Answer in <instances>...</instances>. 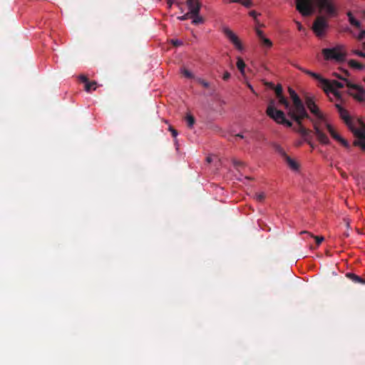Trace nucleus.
<instances>
[{"instance_id": "obj_1", "label": "nucleus", "mask_w": 365, "mask_h": 365, "mask_svg": "<svg viewBox=\"0 0 365 365\" xmlns=\"http://www.w3.org/2000/svg\"><path fill=\"white\" fill-rule=\"evenodd\" d=\"M293 106L289 105L288 115L294 120L297 123H299L300 119L307 118L313 124L314 133L317 138V140L322 144L328 145L330 140L328 136L319 128L317 122H314L308 113L307 112L304 105L299 97L294 98L292 100Z\"/></svg>"}, {"instance_id": "obj_37", "label": "nucleus", "mask_w": 365, "mask_h": 365, "mask_svg": "<svg viewBox=\"0 0 365 365\" xmlns=\"http://www.w3.org/2000/svg\"><path fill=\"white\" fill-rule=\"evenodd\" d=\"M333 76L344 81L346 83V85L347 86V81H349V80L346 77H344V76H341L337 73H334Z\"/></svg>"}, {"instance_id": "obj_16", "label": "nucleus", "mask_w": 365, "mask_h": 365, "mask_svg": "<svg viewBox=\"0 0 365 365\" xmlns=\"http://www.w3.org/2000/svg\"><path fill=\"white\" fill-rule=\"evenodd\" d=\"M196 81L198 83L202 85L204 88H207L209 90V96H214L216 91L215 87L212 86L210 84L209 82L206 81L204 79H202L200 78H196Z\"/></svg>"}, {"instance_id": "obj_21", "label": "nucleus", "mask_w": 365, "mask_h": 365, "mask_svg": "<svg viewBox=\"0 0 365 365\" xmlns=\"http://www.w3.org/2000/svg\"><path fill=\"white\" fill-rule=\"evenodd\" d=\"M348 64L351 68L356 69V70H362L365 67L363 64L359 63L358 61H356V60H354V59L349 60L348 61Z\"/></svg>"}, {"instance_id": "obj_22", "label": "nucleus", "mask_w": 365, "mask_h": 365, "mask_svg": "<svg viewBox=\"0 0 365 365\" xmlns=\"http://www.w3.org/2000/svg\"><path fill=\"white\" fill-rule=\"evenodd\" d=\"M358 122L359 125H361L360 128H354L352 133L354 134L355 136H358L359 133H362L363 135L365 136V123H364L361 120H358Z\"/></svg>"}, {"instance_id": "obj_27", "label": "nucleus", "mask_w": 365, "mask_h": 365, "mask_svg": "<svg viewBox=\"0 0 365 365\" xmlns=\"http://www.w3.org/2000/svg\"><path fill=\"white\" fill-rule=\"evenodd\" d=\"M279 100V103L284 106L285 108H289V103L288 100L282 95L279 97H277Z\"/></svg>"}, {"instance_id": "obj_47", "label": "nucleus", "mask_w": 365, "mask_h": 365, "mask_svg": "<svg viewBox=\"0 0 365 365\" xmlns=\"http://www.w3.org/2000/svg\"><path fill=\"white\" fill-rule=\"evenodd\" d=\"M296 24L297 25V29H298L299 31H304V27H303V26L302 25L301 23H299V21H297Z\"/></svg>"}, {"instance_id": "obj_7", "label": "nucleus", "mask_w": 365, "mask_h": 365, "mask_svg": "<svg viewBox=\"0 0 365 365\" xmlns=\"http://www.w3.org/2000/svg\"><path fill=\"white\" fill-rule=\"evenodd\" d=\"M267 115L279 124L285 125L289 128L292 126V123L286 119L285 114L280 110L275 109L272 111L271 109H269Z\"/></svg>"}, {"instance_id": "obj_11", "label": "nucleus", "mask_w": 365, "mask_h": 365, "mask_svg": "<svg viewBox=\"0 0 365 365\" xmlns=\"http://www.w3.org/2000/svg\"><path fill=\"white\" fill-rule=\"evenodd\" d=\"M322 124H324L328 132L329 133V134L331 135V136L336 140H337L338 142L341 143L345 148H350V145H349V143H348L347 140H346L345 139H344L343 138H341L334 130V128L329 124L327 122V120H325V122H322L321 123V125Z\"/></svg>"}, {"instance_id": "obj_46", "label": "nucleus", "mask_w": 365, "mask_h": 365, "mask_svg": "<svg viewBox=\"0 0 365 365\" xmlns=\"http://www.w3.org/2000/svg\"><path fill=\"white\" fill-rule=\"evenodd\" d=\"M79 79H80L82 82L85 83V84L88 81V78H87L86 76H83V75L80 76H79Z\"/></svg>"}, {"instance_id": "obj_10", "label": "nucleus", "mask_w": 365, "mask_h": 365, "mask_svg": "<svg viewBox=\"0 0 365 365\" xmlns=\"http://www.w3.org/2000/svg\"><path fill=\"white\" fill-rule=\"evenodd\" d=\"M223 33L237 49L239 51L243 50V46L240 40L239 39L238 36L235 33H233L232 31L228 28H224Z\"/></svg>"}, {"instance_id": "obj_2", "label": "nucleus", "mask_w": 365, "mask_h": 365, "mask_svg": "<svg viewBox=\"0 0 365 365\" xmlns=\"http://www.w3.org/2000/svg\"><path fill=\"white\" fill-rule=\"evenodd\" d=\"M313 1L320 11L328 16L332 17L337 15V9L333 0H296V9L302 16H310L314 11Z\"/></svg>"}, {"instance_id": "obj_40", "label": "nucleus", "mask_w": 365, "mask_h": 365, "mask_svg": "<svg viewBox=\"0 0 365 365\" xmlns=\"http://www.w3.org/2000/svg\"><path fill=\"white\" fill-rule=\"evenodd\" d=\"M171 42H172L173 45L175 46H180L182 45V41L178 40V39H173L171 41Z\"/></svg>"}, {"instance_id": "obj_50", "label": "nucleus", "mask_w": 365, "mask_h": 365, "mask_svg": "<svg viewBox=\"0 0 365 365\" xmlns=\"http://www.w3.org/2000/svg\"><path fill=\"white\" fill-rule=\"evenodd\" d=\"M230 2H237V3H241L242 0H230Z\"/></svg>"}, {"instance_id": "obj_30", "label": "nucleus", "mask_w": 365, "mask_h": 365, "mask_svg": "<svg viewBox=\"0 0 365 365\" xmlns=\"http://www.w3.org/2000/svg\"><path fill=\"white\" fill-rule=\"evenodd\" d=\"M181 73H182V75L185 77H186L187 78H194V75L190 71L186 69L185 68H183L181 69Z\"/></svg>"}, {"instance_id": "obj_38", "label": "nucleus", "mask_w": 365, "mask_h": 365, "mask_svg": "<svg viewBox=\"0 0 365 365\" xmlns=\"http://www.w3.org/2000/svg\"><path fill=\"white\" fill-rule=\"evenodd\" d=\"M256 34H257V37L259 38V41H260L261 39H262L264 37H265V36H264L263 31H261V30H260V29H256Z\"/></svg>"}, {"instance_id": "obj_25", "label": "nucleus", "mask_w": 365, "mask_h": 365, "mask_svg": "<svg viewBox=\"0 0 365 365\" xmlns=\"http://www.w3.org/2000/svg\"><path fill=\"white\" fill-rule=\"evenodd\" d=\"M245 66L246 65H245L244 61L242 60V58H241L240 57H238L237 61V67L240 70V71L242 74H245Z\"/></svg>"}, {"instance_id": "obj_5", "label": "nucleus", "mask_w": 365, "mask_h": 365, "mask_svg": "<svg viewBox=\"0 0 365 365\" xmlns=\"http://www.w3.org/2000/svg\"><path fill=\"white\" fill-rule=\"evenodd\" d=\"M305 103L308 109L310 110V112L315 115V117L317 118V120H314V122H317L318 125L319 126V128L321 129V123L325 122V117L323 115V113L320 111L318 106L314 103L313 98L312 97L307 96L305 99Z\"/></svg>"}, {"instance_id": "obj_45", "label": "nucleus", "mask_w": 365, "mask_h": 365, "mask_svg": "<svg viewBox=\"0 0 365 365\" xmlns=\"http://www.w3.org/2000/svg\"><path fill=\"white\" fill-rule=\"evenodd\" d=\"M230 78V73L228 71H225L223 74L222 79L227 81Z\"/></svg>"}, {"instance_id": "obj_14", "label": "nucleus", "mask_w": 365, "mask_h": 365, "mask_svg": "<svg viewBox=\"0 0 365 365\" xmlns=\"http://www.w3.org/2000/svg\"><path fill=\"white\" fill-rule=\"evenodd\" d=\"M295 67L302 71V72L309 75L310 76H312V78H314V79L317 80L319 83H327L328 82L326 81V78H323L321 75L317 73H314V72H312L311 71H309V70H307L302 67H301L299 65H295Z\"/></svg>"}, {"instance_id": "obj_17", "label": "nucleus", "mask_w": 365, "mask_h": 365, "mask_svg": "<svg viewBox=\"0 0 365 365\" xmlns=\"http://www.w3.org/2000/svg\"><path fill=\"white\" fill-rule=\"evenodd\" d=\"M346 15L348 17V21L351 26L356 27V29L361 28V22L354 16L351 11H348Z\"/></svg>"}, {"instance_id": "obj_9", "label": "nucleus", "mask_w": 365, "mask_h": 365, "mask_svg": "<svg viewBox=\"0 0 365 365\" xmlns=\"http://www.w3.org/2000/svg\"><path fill=\"white\" fill-rule=\"evenodd\" d=\"M335 106L338 110L340 118L344 121V123L349 127V128L351 131H353L355 127L353 123V120H352L351 116L349 115L348 111L346 109H344L343 107H341V106L339 104H336Z\"/></svg>"}, {"instance_id": "obj_44", "label": "nucleus", "mask_w": 365, "mask_h": 365, "mask_svg": "<svg viewBox=\"0 0 365 365\" xmlns=\"http://www.w3.org/2000/svg\"><path fill=\"white\" fill-rule=\"evenodd\" d=\"M364 38H365V30H362V31H361V32L359 33V34L358 36V39L361 41Z\"/></svg>"}, {"instance_id": "obj_51", "label": "nucleus", "mask_w": 365, "mask_h": 365, "mask_svg": "<svg viewBox=\"0 0 365 365\" xmlns=\"http://www.w3.org/2000/svg\"><path fill=\"white\" fill-rule=\"evenodd\" d=\"M341 176H342L344 178H347V175H346V174L345 173L341 172Z\"/></svg>"}, {"instance_id": "obj_35", "label": "nucleus", "mask_w": 365, "mask_h": 365, "mask_svg": "<svg viewBox=\"0 0 365 365\" xmlns=\"http://www.w3.org/2000/svg\"><path fill=\"white\" fill-rule=\"evenodd\" d=\"M255 200L259 201V202H262L264 200L265 198V195L264 192H261V193H257L255 195Z\"/></svg>"}, {"instance_id": "obj_3", "label": "nucleus", "mask_w": 365, "mask_h": 365, "mask_svg": "<svg viewBox=\"0 0 365 365\" xmlns=\"http://www.w3.org/2000/svg\"><path fill=\"white\" fill-rule=\"evenodd\" d=\"M322 53L325 60H335L337 62L345 61L346 54L341 51V47L336 46L332 48H324Z\"/></svg>"}, {"instance_id": "obj_54", "label": "nucleus", "mask_w": 365, "mask_h": 365, "mask_svg": "<svg viewBox=\"0 0 365 365\" xmlns=\"http://www.w3.org/2000/svg\"><path fill=\"white\" fill-rule=\"evenodd\" d=\"M312 148H314V145L312 144V143L311 142V145H309Z\"/></svg>"}, {"instance_id": "obj_13", "label": "nucleus", "mask_w": 365, "mask_h": 365, "mask_svg": "<svg viewBox=\"0 0 365 365\" xmlns=\"http://www.w3.org/2000/svg\"><path fill=\"white\" fill-rule=\"evenodd\" d=\"M186 5L192 15L200 14L202 4L199 0H186Z\"/></svg>"}, {"instance_id": "obj_31", "label": "nucleus", "mask_w": 365, "mask_h": 365, "mask_svg": "<svg viewBox=\"0 0 365 365\" xmlns=\"http://www.w3.org/2000/svg\"><path fill=\"white\" fill-rule=\"evenodd\" d=\"M260 41L263 46H267L268 48H270L272 46V42L266 37H264L262 39L260 40Z\"/></svg>"}, {"instance_id": "obj_36", "label": "nucleus", "mask_w": 365, "mask_h": 365, "mask_svg": "<svg viewBox=\"0 0 365 365\" xmlns=\"http://www.w3.org/2000/svg\"><path fill=\"white\" fill-rule=\"evenodd\" d=\"M288 91H289V96H290V98H292V100H294V98L299 97V96L297 94V93L292 88H289Z\"/></svg>"}, {"instance_id": "obj_15", "label": "nucleus", "mask_w": 365, "mask_h": 365, "mask_svg": "<svg viewBox=\"0 0 365 365\" xmlns=\"http://www.w3.org/2000/svg\"><path fill=\"white\" fill-rule=\"evenodd\" d=\"M295 67L302 71V72L309 75L310 76H312V78H314V79L317 80L319 83H327L328 82L326 81V78H323L321 75L317 73H314V72H312L311 71H309V70H307L302 67H301L299 65H295Z\"/></svg>"}, {"instance_id": "obj_34", "label": "nucleus", "mask_w": 365, "mask_h": 365, "mask_svg": "<svg viewBox=\"0 0 365 365\" xmlns=\"http://www.w3.org/2000/svg\"><path fill=\"white\" fill-rule=\"evenodd\" d=\"M191 14L188 11L187 13L185 14L182 16H178L177 19L180 21H185L188 19H191Z\"/></svg>"}, {"instance_id": "obj_26", "label": "nucleus", "mask_w": 365, "mask_h": 365, "mask_svg": "<svg viewBox=\"0 0 365 365\" xmlns=\"http://www.w3.org/2000/svg\"><path fill=\"white\" fill-rule=\"evenodd\" d=\"M274 150L278 153L281 156H282L284 158H285L287 153H285L284 150L278 144L273 143L272 145Z\"/></svg>"}, {"instance_id": "obj_49", "label": "nucleus", "mask_w": 365, "mask_h": 365, "mask_svg": "<svg viewBox=\"0 0 365 365\" xmlns=\"http://www.w3.org/2000/svg\"><path fill=\"white\" fill-rule=\"evenodd\" d=\"M248 88L252 91V92L255 93V90L250 84H248Z\"/></svg>"}, {"instance_id": "obj_18", "label": "nucleus", "mask_w": 365, "mask_h": 365, "mask_svg": "<svg viewBox=\"0 0 365 365\" xmlns=\"http://www.w3.org/2000/svg\"><path fill=\"white\" fill-rule=\"evenodd\" d=\"M359 139L354 142V145L359 146L361 149L365 152V136L362 133H359L358 136H356Z\"/></svg>"}, {"instance_id": "obj_12", "label": "nucleus", "mask_w": 365, "mask_h": 365, "mask_svg": "<svg viewBox=\"0 0 365 365\" xmlns=\"http://www.w3.org/2000/svg\"><path fill=\"white\" fill-rule=\"evenodd\" d=\"M302 120L303 119H300V123H297V125H299V128L297 129H294L297 133H300V135L303 137L304 138V140L305 142H307L309 145H311V138H312V135H311V133H312V130L306 128L305 127H304V125H302Z\"/></svg>"}, {"instance_id": "obj_23", "label": "nucleus", "mask_w": 365, "mask_h": 365, "mask_svg": "<svg viewBox=\"0 0 365 365\" xmlns=\"http://www.w3.org/2000/svg\"><path fill=\"white\" fill-rule=\"evenodd\" d=\"M270 88H273L274 90L275 94L277 97H279L280 96H282L283 93V89L282 86L280 84H278L277 86H274V84L272 83H269Z\"/></svg>"}, {"instance_id": "obj_19", "label": "nucleus", "mask_w": 365, "mask_h": 365, "mask_svg": "<svg viewBox=\"0 0 365 365\" xmlns=\"http://www.w3.org/2000/svg\"><path fill=\"white\" fill-rule=\"evenodd\" d=\"M284 159L291 169H292L293 170H297L299 169L298 163L293 159H292L289 156L286 155Z\"/></svg>"}, {"instance_id": "obj_41", "label": "nucleus", "mask_w": 365, "mask_h": 365, "mask_svg": "<svg viewBox=\"0 0 365 365\" xmlns=\"http://www.w3.org/2000/svg\"><path fill=\"white\" fill-rule=\"evenodd\" d=\"M169 130L171 132L173 137H174V138L177 137L178 133L175 128H173L172 126H170Z\"/></svg>"}, {"instance_id": "obj_8", "label": "nucleus", "mask_w": 365, "mask_h": 365, "mask_svg": "<svg viewBox=\"0 0 365 365\" xmlns=\"http://www.w3.org/2000/svg\"><path fill=\"white\" fill-rule=\"evenodd\" d=\"M328 26L329 25L327 19L324 16H320L317 17L315 19L312 29L317 36L321 37L324 35Z\"/></svg>"}, {"instance_id": "obj_28", "label": "nucleus", "mask_w": 365, "mask_h": 365, "mask_svg": "<svg viewBox=\"0 0 365 365\" xmlns=\"http://www.w3.org/2000/svg\"><path fill=\"white\" fill-rule=\"evenodd\" d=\"M96 81H92V82L88 81L85 84V90L87 92H90L91 90H96Z\"/></svg>"}, {"instance_id": "obj_39", "label": "nucleus", "mask_w": 365, "mask_h": 365, "mask_svg": "<svg viewBox=\"0 0 365 365\" xmlns=\"http://www.w3.org/2000/svg\"><path fill=\"white\" fill-rule=\"evenodd\" d=\"M241 4L247 8H249L252 6L251 0H244V1L242 0Z\"/></svg>"}, {"instance_id": "obj_52", "label": "nucleus", "mask_w": 365, "mask_h": 365, "mask_svg": "<svg viewBox=\"0 0 365 365\" xmlns=\"http://www.w3.org/2000/svg\"><path fill=\"white\" fill-rule=\"evenodd\" d=\"M236 138H244V136L241 134H237L235 135Z\"/></svg>"}, {"instance_id": "obj_33", "label": "nucleus", "mask_w": 365, "mask_h": 365, "mask_svg": "<svg viewBox=\"0 0 365 365\" xmlns=\"http://www.w3.org/2000/svg\"><path fill=\"white\" fill-rule=\"evenodd\" d=\"M269 109H271L272 111H274L275 109H277L275 108V101H274V100L271 99L269 101V103H268V106H267V110H266V113L269 111Z\"/></svg>"}, {"instance_id": "obj_6", "label": "nucleus", "mask_w": 365, "mask_h": 365, "mask_svg": "<svg viewBox=\"0 0 365 365\" xmlns=\"http://www.w3.org/2000/svg\"><path fill=\"white\" fill-rule=\"evenodd\" d=\"M347 87L349 89V94L359 102L365 101V89L357 84L347 81Z\"/></svg>"}, {"instance_id": "obj_4", "label": "nucleus", "mask_w": 365, "mask_h": 365, "mask_svg": "<svg viewBox=\"0 0 365 365\" xmlns=\"http://www.w3.org/2000/svg\"><path fill=\"white\" fill-rule=\"evenodd\" d=\"M328 82L326 83H320L321 87L324 90L326 93H331L336 96L337 98H341V93L336 88H342L344 86V84L341 82L337 81L336 80L329 81L326 79Z\"/></svg>"}, {"instance_id": "obj_42", "label": "nucleus", "mask_w": 365, "mask_h": 365, "mask_svg": "<svg viewBox=\"0 0 365 365\" xmlns=\"http://www.w3.org/2000/svg\"><path fill=\"white\" fill-rule=\"evenodd\" d=\"M353 53L360 57L365 58V53L363 51H359V50H354L353 51Z\"/></svg>"}, {"instance_id": "obj_24", "label": "nucleus", "mask_w": 365, "mask_h": 365, "mask_svg": "<svg viewBox=\"0 0 365 365\" xmlns=\"http://www.w3.org/2000/svg\"><path fill=\"white\" fill-rule=\"evenodd\" d=\"M191 19H192V24L194 25H197L204 23V19L200 16V14L196 15H191Z\"/></svg>"}, {"instance_id": "obj_43", "label": "nucleus", "mask_w": 365, "mask_h": 365, "mask_svg": "<svg viewBox=\"0 0 365 365\" xmlns=\"http://www.w3.org/2000/svg\"><path fill=\"white\" fill-rule=\"evenodd\" d=\"M259 14L255 11H251L250 12V16L253 17L255 19V20L256 21V22L258 24V21L257 20V16H258Z\"/></svg>"}, {"instance_id": "obj_29", "label": "nucleus", "mask_w": 365, "mask_h": 365, "mask_svg": "<svg viewBox=\"0 0 365 365\" xmlns=\"http://www.w3.org/2000/svg\"><path fill=\"white\" fill-rule=\"evenodd\" d=\"M185 120L187 121V126L191 128L195 122L194 117L192 115L188 114L187 115Z\"/></svg>"}, {"instance_id": "obj_48", "label": "nucleus", "mask_w": 365, "mask_h": 365, "mask_svg": "<svg viewBox=\"0 0 365 365\" xmlns=\"http://www.w3.org/2000/svg\"><path fill=\"white\" fill-rule=\"evenodd\" d=\"M343 73H344L345 76H349V73L346 70H343Z\"/></svg>"}, {"instance_id": "obj_53", "label": "nucleus", "mask_w": 365, "mask_h": 365, "mask_svg": "<svg viewBox=\"0 0 365 365\" xmlns=\"http://www.w3.org/2000/svg\"><path fill=\"white\" fill-rule=\"evenodd\" d=\"M206 160H207V161L208 163H210V162H211V158H210V157H207Z\"/></svg>"}, {"instance_id": "obj_32", "label": "nucleus", "mask_w": 365, "mask_h": 365, "mask_svg": "<svg viewBox=\"0 0 365 365\" xmlns=\"http://www.w3.org/2000/svg\"><path fill=\"white\" fill-rule=\"evenodd\" d=\"M302 233H307V234L309 235V233L308 232H307V231H304ZM310 236L312 237L315 238L316 243H317V245H319L324 241V237H323L314 236L313 235H311V234H310Z\"/></svg>"}, {"instance_id": "obj_20", "label": "nucleus", "mask_w": 365, "mask_h": 365, "mask_svg": "<svg viewBox=\"0 0 365 365\" xmlns=\"http://www.w3.org/2000/svg\"><path fill=\"white\" fill-rule=\"evenodd\" d=\"M346 277L355 283L365 284V279L354 273H347Z\"/></svg>"}]
</instances>
